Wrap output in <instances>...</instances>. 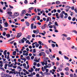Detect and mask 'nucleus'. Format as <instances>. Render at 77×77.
Masks as SVG:
<instances>
[{
  "label": "nucleus",
  "mask_w": 77,
  "mask_h": 77,
  "mask_svg": "<svg viewBox=\"0 0 77 77\" xmlns=\"http://www.w3.org/2000/svg\"><path fill=\"white\" fill-rule=\"evenodd\" d=\"M33 32L36 35H37L38 33H39V31L38 29H37L36 30H33Z\"/></svg>",
  "instance_id": "1"
},
{
  "label": "nucleus",
  "mask_w": 77,
  "mask_h": 77,
  "mask_svg": "<svg viewBox=\"0 0 77 77\" xmlns=\"http://www.w3.org/2000/svg\"><path fill=\"white\" fill-rule=\"evenodd\" d=\"M41 63L42 66H44V65H47V61H44V62H42Z\"/></svg>",
  "instance_id": "2"
},
{
  "label": "nucleus",
  "mask_w": 77,
  "mask_h": 77,
  "mask_svg": "<svg viewBox=\"0 0 77 77\" xmlns=\"http://www.w3.org/2000/svg\"><path fill=\"white\" fill-rule=\"evenodd\" d=\"M63 13L62 12H61L60 14L59 17L61 18H63Z\"/></svg>",
  "instance_id": "3"
},
{
  "label": "nucleus",
  "mask_w": 77,
  "mask_h": 77,
  "mask_svg": "<svg viewBox=\"0 0 77 77\" xmlns=\"http://www.w3.org/2000/svg\"><path fill=\"white\" fill-rule=\"evenodd\" d=\"M21 33L20 32L19 33H17V34L16 36L17 38H20L21 36Z\"/></svg>",
  "instance_id": "4"
},
{
  "label": "nucleus",
  "mask_w": 77,
  "mask_h": 77,
  "mask_svg": "<svg viewBox=\"0 0 77 77\" xmlns=\"http://www.w3.org/2000/svg\"><path fill=\"white\" fill-rule=\"evenodd\" d=\"M47 24H45L42 27H41L42 29H45V27H46V25Z\"/></svg>",
  "instance_id": "5"
},
{
  "label": "nucleus",
  "mask_w": 77,
  "mask_h": 77,
  "mask_svg": "<svg viewBox=\"0 0 77 77\" xmlns=\"http://www.w3.org/2000/svg\"><path fill=\"white\" fill-rule=\"evenodd\" d=\"M50 20H51V18L50 17H48L47 18L46 21V23H48V21H49Z\"/></svg>",
  "instance_id": "6"
},
{
  "label": "nucleus",
  "mask_w": 77,
  "mask_h": 77,
  "mask_svg": "<svg viewBox=\"0 0 77 77\" xmlns=\"http://www.w3.org/2000/svg\"><path fill=\"white\" fill-rule=\"evenodd\" d=\"M26 13V11L25 10H23L22 11V14H21V15H23L24 14H25Z\"/></svg>",
  "instance_id": "7"
},
{
  "label": "nucleus",
  "mask_w": 77,
  "mask_h": 77,
  "mask_svg": "<svg viewBox=\"0 0 77 77\" xmlns=\"http://www.w3.org/2000/svg\"><path fill=\"white\" fill-rule=\"evenodd\" d=\"M0 66H3V61H0Z\"/></svg>",
  "instance_id": "8"
},
{
  "label": "nucleus",
  "mask_w": 77,
  "mask_h": 77,
  "mask_svg": "<svg viewBox=\"0 0 77 77\" xmlns=\"http://www.w3.org/2000/svg\"><path fill=\"white\" fill-rule=\"evenodd\" d=\"M56 17L57 18H58V19H59L60 17H59V14L57 13H56Z\"/></svg>",
  "instance_id": "9"
},
{
  "label": "nucleus",
  "mask_w": 77,
  "mask_h": 77,
  "mask_svg": "<svg viewBox=\"0 0 77 77\" xmlns=\"http://www.w3.org/2000/svg\"><path fill=\"white\" fill-rule=\"evenodd\" d=\"M41 54L42 55H43V56L44 57H45V53L43 52H41Z\"/></svg>",
  "instance_id": "10"
},
{
  "label": "nucleus",
  "mask_w": 77,
  "mask_h": 77,
  "mask_svg": "<svg viewBox=\"0 0 77 77\" xmlns=\"http://www.w3.org/2000/svg\"><path fill=\"white\" fill-rule=\"evenodd\" d=\"M25 23H26V24L27 26H29V25H30V24H29V23L27 21L25 22Z\"/></svg>",
  "instance_id": "11"
},
{
  "label": "nucleus",
  "mask_w": 77,
  "mask_h": 77,
  "mask_svg": "<svg viewBox=\"0 0 77 77\" xmlns=\"http://www.w3.org/2000/svg\"><path fill=\"white\" fill-rule=\"evenodd\" d=\"M49 57L50 58L51 60H53V56L52 55H49Z\"/></svg>",
  "instance_id": "12"
},
{
  "label": "nucleus",
  "mask_w": 77,
  "mask_h": 77,
  "mask_svg": "<svg viewBox=\"0 0 77 77\" xmlns=\"http://www.w3.org/2000/svg\"><path fill=\"white\" fill-rule=\"evenodd\" d=\"M0 69H2V71H5V69H4V68H3V67H3V66H0Z\"/></svg>",
  "instance_id": "13"
},
{
  "label": "nucleus",
  "mask_w": 77,
  "mask_h": 77,
  "mask_svg": "<svg viewBox=\"0 0 77 77\" xmlns=\"http://www.w3.org/2000/svg\"><path fill=\"white\" fill-rule=\"evenodd\" d=\"M7 66H8V64L6 63L5 64V66H4V68H5V69H7Z\"/></svg>",
  "instance_id": "14"
},
{
  "label": "nucleus",
  "mask_w": 77,
  "mask_h": 77,
  "mask_svg": "<svg viewBox=\"0 0 77 77\" xmlns=\"http://www.w3.org/2000/svg\"><path fill=\"white\" fill-rule=\"evenodd\" d=\"M5 27H8V23L7 22H5Z\"/></svg>",
  "instance_id": "15"
},
{
  "label": "nucleus",
  "mask_w": 77,
  "mask_h": 77,
  "mask_svg": "<svg viewBox=\"0 0 77 77\" xmlns=\"http://www.w3.org/2000/svg\"><path fill=\"white\" fill-rule=\"evenodd\" d=\"M16 53H17V52L16 51H14L13 52V55L16 56Z\"/></svg>",
  "instance_id": "16"
},
{
  "label": "nucleus",
  "mask_w": 77,
  "mask_h": 77,
  "mask_svg": "<svg viewBox=\"0 0 77 77\" xmlns=\"http://www.w3.org/2000/svg\"><path fill=\"white\" fill-rule=\"evenodd\" d=\"M54 24L55 26H59V25H58V23H57V21L55 22L54 23Z\"/></svg>",
  "instance_id": "17"
},
{
  "label": "nucleus",
  "mask_w": 77,
  "mask_h": 77,
  "mask_svg": "<svg viewBox=\"0 0 77 77\" xmlns=\"http://www.w3.org/2000/svg\"><path fill=\"white\" fill-rule=\"evenodd\" d=\"M62 12L63 14H64L65 15H66H66H68V14L65 12L64 11H62Z\"/></svg>",
  "instance_id": "18"
},
{
  "label": "nucleus",
  "mask_w": 77,
  "mask_h": 77,
  "mask_svg": "<svg viewBox=\"0 0 77 77\" xmlns=\"http://www.w3.org/2000/svg\"><path fill=\"white\" fill-rule=\"evenodd\" d=\"M31 29H33V24H31Z\"/></svg>",
  "instance_id": "19"
},
{
  "label": "nucleus",
  "mask_w": 77,
  "mask_h": 77,
  "mask_svg": "<svg viewBox=\"0 0 77 77\" xmlns=\"http://www.w3.org/2000/svg\"><path fill=\"white\" fill-rule=\"evenodd\" d=\"M6 52H7V50H5V51L4 52V55H6V54H7L6 53Z\"/></svg>",
  "instance_id": "20"
},
{
  "label": "nucleus",
  "mask_w": 77,
  "mask_h": 77,
  "mask_svg": "<svg viewBox=\"0 0 77 77\" xmlns=\"http://www.w3.org/2000/svg\"><path fill=\"white\" fill-rule=\"evenodd\" d=\"M4 76L5 77H9V75L8 74H4Z\"/></svg>",
  "instance_id": "21"
},
{
  "label": "nucleus",
  "mask_w": 77,
  "mask_h": 77,
  "mask_svg": "<svg viewBox=\"0 0 77 77\" xmlns=\"http://www.w3.org/2000/svg\"><path fill=\"white\" fill-rule=\"evenodd\" d=\"M40 69V68H39L38 69V68H36L35 69V71H36V72H37V71H39Z\"/></svg>",
  "instance_id": "22"
},
{
  "label": "nucleus",
  "mask_w": 77,
  "mask_h": 77,
  "mask_svg": "<svg viewBox=\"0 0 77 77\" xmlns=\"http://www.w3.org/2000/svg\"><path fill=\"white\" fill-rule=\"evenodd\" d=\"M35 46H36V48L38 47L39 46V45L38 43H36L35 45Z\"/></svg>",
  "instance_id": "23"
},
{
  "label": "nucleus",
  "mask_w": 77,
  "mask_h": 77,
  "mask_svg": "<svg viewBox=\"0 0 77 77\" xmlns=\"http://www.w3.org/2000/svg\"><path fill=\"white\" fill-rule=\"evenodd\" d=\"M19 15V13H14V15L15 16H18Z\"/></svg>",
  "instance_id": "24"
},
{
  "label": "nucleus",
  "mask_w": 77,
  "mask_h": 77,
  "mask_svg": "<svg viewBox=\"0 0 77 77\" xmlns=\"http://www.w3.org/2000/svg\"><path fill=\"white\" fill-rule=\"evenodd\" d=\"M56 4L57 5H59L60 4V2L59 1H57L56 2Z\"/></svg>",
  "instance_id": "25"
},
{
  "label": "nucleus",
  "mask_w": 77,
  "mask_h": 77,
  "mask_svg": "<svg viewBox=\"0 0 77 77\" xmlns=\"http://www.w3.org/2000/svg\"><path fill=\"white\" fill-rule=\"evenodd\" d=\"M48 68H51V63H49L48 64Z\"/></svg>",
  "instance_id": "26"
},
{
  "label": "nucleus",
  "mask_w": 77,
  "mask_h": 77,
  "mask_svg": "<svg viewBox=\"0 0 77 77\" xmlns=\"http://www.w3.org/2000/svg\"><path fill=\"white\" fill-rule=\"evenodd\" d=\"M6 36H7V38H9L10 36H11V35L9 34H6Z\"/></svg>",
  "instance_id": "27"
},
{
  "label": "nucleus",
  "mask_w": 77,
  "mask_h": 77,
  "mask_svg": "<svg viewBox=\"0 0 77 77\" xmlns=\"http://www.w3.org/2000/svg\"><path fill=\"white\" fill-rule=\"evenodd\" d=\"M64 57L65 59H67V60H68V59H69L68 57L65 56H64Z\"/></svg>",
  "instance_id": "28"
},
{
  "label": "nucleus",
  "mask_w": 77,
  "mask_h": 77,
  "mask_svg": "<svg viewBox=\"0 0 77 77\" xmlns=\"http://www.w3.org/2000/svg\"><path fill=\"white\" fill-rule=\"evenodd\" d=\"M31 36L30 35H28V37H26L28 39H30V37Z\"/></svg>",
  "instance_id": "29"
},
{
  "label": "nucleus",
  "mask_w": 77,
  "mask_h": 77,
  "mask_svg": "<svg viewBox=\"0 0 77 77\" xmlns=\"http://www.w3.org/2000/svg\"><path fill=\"white\" fill-rule=\"evenodd\" d=\"M8 14H9V15H11L12 14V13L11 12H8Z\"/></svg>",
  "instance_id": "30"
},
{
  "label": "nucleus",
  "mask_w": 77,
  "mask_h": 77,
  "mask_svg": "<svg viewBox=\"0 0 77 77\" xmlns=\"http://www.w3.org/2000/svg\"><path fill=\"white\" fill-rule=\"evenodd\" d=\"M26 58L27 59V60H30V57H29V56L26 57Z\"/></svg>",
  "instance_id": "31"
},
{
  "label": "nucleus",
  "mask_w": 77,
  "mask_h": 77,
  "mask_svg": "<svg viewBox=\"0 0 77 77\" xmlns=\"http://www.w3.org/2000/svg\"><path fill=\"white\" fill-rule=\"evenodd\" d=\"M62 36H65V37H67V35H66L65 34H62Z\"/></svg>",
  "instance_id": "32"
},
{
  "label": "nucleus",
  "mask_w": 77,
  "mask_h": 77,
  "mask_svg": "<svg viewBox=\"0 0 77 77\" xmlns=\"http://www.w3.org/2000/svg\"><path fill=\"white\" fill-rule=\"evenodd\" d=\"M51 46L53 47V48H54L55 47H56V45L54 44H51Z\"/></svg>",
  "instance_id": "33"
},
{
  "label": "nucleus",
  "mask_w": 77,
  "mask_h": 77,
  "mask_svg": "<svg viewBox=\"0 0 77 77\" xmlns=\"http://www.w3.org/2000/svg\"><path fill=\"white\" fill-rule=\"evenodd\" d=\"M76 18L75 17H74L72 19V21H74L75 20H76Z\"/></svg>",
  "instance_id": "34"
},
{
  "label": "nucleus",
  "mask_w": 77,
  "mask_h": 77,
  "mask_svg": "<svg viewBox=\"0 0 77 77\" xmlns=\"http://www.w3.org/2000/svg\"><path fill=\"white\" fill-rule=\"evenodd\" d=\"M44 68H48V65H46V66H44Z\"/></svg>",
  "instance_id": "35"
},
{
  "label": "nucleus",
  "mask_w": 77,
  "mask_h": 77,
  "mask_svg": "<svg viewBox=\"0 0 77 77\" xmlns=\"http://www.w3.org/2000/svg\"><path fill=\"white\" fill-rule=\"evenodd\" d=\"M65 70H66V71H69V68L68 67H66L65 68Z\"/></svg>",
  "instance_id": "36"
},
{
  "label": "nucleus",
  "mask_w": 77,
  "mask_h": 77,
  "mask_svg": "<svg viewBox=\"0 0 77 77\" xmlns=\"http://www.w3.org/2000/svg\"><path fill=\"white\" fill-rule=\"evenodd\" d=\"M58 70H59V71H62V69L60 68V67H59L58 68Z\"/></svg>",
  "instance_id": "37"
},
{
  "label": "nucleus",
  "mask_w": 77,
  "mask_h": 77,
  "mask_svg": "<svg viewBox=\"0 0 77 77\" xmlns=\"http://www.w3.org/2000/svg\"><path fill=\"white\" fill-rule=\"evenodd\" d=\"M38 44L40 45H41V44H42V42H41V41H39L38 42Z\"/></svg>",
  "instance_id": "38"
},
{
  "label": "nucleus",
  "mask_w": 77,
  "mask_h": 77,
  "mask_svg": "<svg viewBox=\"0 0 77 77\" xmlns=\"http://www.w3.org/2000/svg\"><path fill=\"white\" fill-rule=\"evenodd\" d=\"M11 9H10V8H8L7 10V11L9 12H10V11H11Z\"/></svg>",
  "instance_id": "39"
},
{
  "label": "nucleus",
  "mask_w": 77,
  "mask_h": 77,
  "mask_svg": "<svg viewBox=\"0 0 77 77\" xmlns=\"http://www.w3.org/2000/svg\"><path fill=\"white\" fill-rule=\"evenodd\" d=\"M57 12L58 13H60L61 11H60V10L58 9L57 10Z\"/></svg>",
  "instance_id": "40"
},
{
  "label": "nucleus",
  "mask_w": 77,
  "mask_h": 77,
  "mask_svg": "<svg viewBox=\"0 0 77 77\" xmlns=\"http://www.w3.org/2000/svg\"><path fill=\"white\" fill-rule=\"evenodd\" d=\"M33 53H36V49H33Z\"/></svg>",
  "instance_id": "41"
},
{
  "label": "nucleus",
  "mask_w": 77,
  "mask_h": 77,
  "mask_svg": "<svg viewBox=\"0 0 77 77\" xmlns=\"http://www.w3.org/2000/svg\"><path fill=\"white\" fill-rule=\"evenodd\" d=\"M37 20H40V17L39 16H37Z\"/></svg>",
  "instance_id": "42"
},
{
  "label": "nucleus",
  "mask_w": 77,
  "mask_h": 77,
  "mask_svg": "<svg viewBox=\"0 0 77 77\" xmlns=\"http://www.w3.org/2000/svg\"><path fill=\"white\" fill-rule=\"evenodd\" d=\"M9 6L11 9H13L14 7H12V6H11V5H9Z\"/></svg>",
  "instance_id": "43"
},
{
  "label": "nucleus",
  "mask_w": 77,
  "mask_h": 77,
  "mask_svg": "<svg viewBox=\"0 0 77 77\" xmlns=\"http://www.w3.org/2000/svg\"><path fill=\"white\" fill-rule=\"evenodd\" d=\"M17 69H19L20 70H21L22 69L21 68V67H20V66H19L17 67Z\"/></svg>",
  "instance_id": "44"
},
{
  "label": "nucleus",
  "mask_w": 77,
  "mask_h": 77,
  "mask_svg": "<svg viewBox=\"0 0 77 77\" xmlns=\"http://www.w3.org/2000/svg\"><path fill=\"white\" fill-rule=\"evenodd\" d=\"M23 59H22V60H24V62L26 61V58L24 57H23Z\"/></svg>",
  "instance_id": "45"
},
{
  "label": "nucleus",
  "mask_w": 77,
  "mask_h": 77,
  "mask_svg": "<svg viewBox=\"0 0 77 77\" xmlns=\"http://www.w3.org/2000/svg\"><path fill=\"white\" fill-rule=\"evenodd\" d=\"M28 3L27 1V0H25L24 1V3L25 4H27Z\"/></svg>",
  "instance_id": "46"
},
{
  "label": "nucleus",
  "mask_w": 77,
  "mask_h": 77,
  "mask_svg": "<svg viewBox=\"0 0 77 77\" xmlns=\"http://www.w3.org/2000/svg\"><path fill=\"white\" fill-rule=\"evenodd\" d=\"M40 73L42 75H44V74L43 73V72H40Z\"/></svg>",
  "instance_id": "47"
},
{
  "label": "nucleus",
  "mask_w": 77,
  "mask_h": 77,
  "mask_svg": "<svg viewBox=\"0 0 77 77\" xmlns=\"http://www.w3.org/2000/svg\"><path fill=\"white\" fill-rule=\"evenodd\" d=\"M20 21L22 22H23V21H25L24 19H21L20 20Z\"/></svg>",
  "instance_id": "48"
},
{
  "label": "nucleus",
  "mask_w": 77,
  "mask_h": 77,
  "mask_svg": "<svg viewBox=\"0 0 77 77\" xmlns=\"http://www.w3.org/2000/svg\"><path fill=\"white\" fill-rule=\"evenodd\" d=\"M23 39H24V40H25V41H27V39L26 38H25L24 37H23Z\"/></svg>",
  "instance_id": "49"
},
{
  "label": "nucleus",
  "mask_w": 77,
  "mask_h": 77,
  "mask_svg": "<svg viewBox=\"0 0 77 77\" xmlns=\"http://www.w3.org/2000/svg\"><path fill=\"white\" fill-rule=\"evenodd\" d=\"M60 67H61V68H63V63H62V65L61 64V65H60Z\"/></svg>",
  "instance_id": "50"
},
{
  "label": "nucleus",
  "mask_w": 77,
  "mask_h": 77,
  "mask_svg": "<svg viewBox=\"0 0 77 77\" xmlns=\"http://www.w3.org/2000/svg\"><path fill=\"white\" fill-rule=\"evenodd\" d=\"M59 65V63L58 62H57L56 63V65H57V66H58Z\"/></svg>",
  "instance_id": "51"
},
{
  "label": "nucleus",
  "mask_w": 77,
  "mask_h": 77,
  "mask_svg": "<svg viewBox=\"0 0 77 77\" xmlns=\"http://www.w3.org/2000/svg\"><path fill=\"white\" fill-rule=\"evenodd\" d=\"M13 66V64H11L10 65L8 66L9 67H12V66Z\"/></svg>",
  "instance_id": "52"
},
{
  "label": "nucleus",
  "mask_w": 77,
  "mask_h": 77,
  "mask_svg": "<svg viewBox=\"0 0 77 77\" xmlns=\"http://www.w3.org/2000/svg\"><path fill=\"white\" fill-rule=\"evenodd\" d=\"M33 9V7H31V8H29V10H32V9Z\"/></svg>",
  "instance_id": "53"
},
{
  "label": "nucleus",
  "mask_w": 77,
  "mask_h": 77,
  "mask_svg": "<svg viewBox=\"0 0 77 77\" xmlns=\"http://www.w3.org/2000/svg\"><path fill=\"white\" fill-rule=\"evenodd\" d=\"M43 15H44L45 16V17H47V16L46 15H45V13H43Z\"/></svg>",
  "instance_id": "54"
},
{
  "label": "nucleus",
  "mask_w": 77,
  "mask_h": 77,
  "mask_svg": "<svg viewBox=\"0 0 77 77\" xmlns=\"http://www.w3.org/2000/svg\"><path fill=\"white\" fill-rule=\"evenodd\" d=\"M17 67V66L15 65L13 66V67L14 68H16Z\"/></svg>",
  "instance_id": "55"
},
{
  "label": "nucleus",
  "mask_w": 77,
  "mask_h": 77,
  "mask_svg": "<svg viewBox=\"0 0 77 77\" xmlns=\"http://www.w3.org/2000/svg\"><path fill=\"white\" fill-rule=\"evenodd\" d=\"M24 39H22L21 41H22V43H24Z\"/></svg>",
  "instance_id": "56"
},
{
  "label": "nucleus",
  "mask_w": 77,
  "mask_h": 77,
  "mask_svg": "<svg viewBox=\"0 0 77 77\" xmlns=\"http://www.w3.org/2000/svg\"><path fill=\"white\" fill-rule=\"evenodd\" d=\"M65 74L66 75H69V73L68 72H65Z\"/></svg>",
  "instance_id": "57"
},
{
  "label": "nucleus",
  "mask_w": 77,
  "mask_h": 77,
  "mask_svg": "<svg viewBox=\"0 0 77 77\" xmlns=\"http://www.w3.org/2000/svg\"><path fill=\"white\" fill-rule=\"evenodd\" d=\"M68 19L69 20H71V17H68Z\"/></svg>",
  "instance_id": "58"
},
{
  "label": "nucleus",
  "mask_w": 77,
  "mask_h": 77,
  "mask_svg": "<svg viewBox=\"0 0 77 77\" xmlns=\"http://www.w3.org/2000/svg\"><path fill=\"white\" fill-rule=\"evenodd\" d=\"M70 77H73V74H71L70 75Z\"/></svg>",
  "instance_id": "59"
},
{
  "label": "nucleus",
  "mask_w": 77,
  "mask_h": 77,
  "mask_svg": "<svg viewBox=\"0 0 77 77\" xmlns=\"http://www.w3.org/2000/svg\"><path fill=\"white\" fill-rule=\"evenodd\" d=\"M48 71H49V70H48V69H46V72H48Z\"/></svg>",
  "instance_id": "60"
},
{
  "label": "nucleus",
  "mask_w": 77,
  "mask_h": 77,
  "mask_svg": "<svg viewBox=\"0 0 77 77\" xmlns=\"http://www.w3.org/2000/svg\"><path fill=\"white\" fill-rule=\"evenodd\" d=\"M32 38H35V34H32Z\"/></svg>",
  "instance_id": "61"
},
{
  "label": "nucleus",
  "mask_w": 77,
  "mask_h": 77,
  "mask_svg": "<svg viewBox=\"0 0 77 77\" xmlns=\"http://www.w3.org/2000/svg\"><path fill=\"white\" fill-rule=\"evenodd\" d=\"M3 35L4 36H5L6 35V32H3Z\"/></svg>",
  "instance_id": "62"
},
{
  "label": "nucleus",
  "mask_w": 77,
  "mask_h": 77,
  "mask_svg": "<svg viewBox=\"0 0 77 77\" xmlns=\"http://www.w3.org/2000/svg\"><path fill=\"white\" fill-rule=\"evenodd\" d=\"M34 59V56H32V57H31V60H33Z\"/></svg>",
  "instance_id": "63"
},
{
  "label": "nucleus",
  "mask_w": 77,
  "mask_h": 77,
  "mask_svg": "<svg viewBox=\"0 0 77 77\" xmlns=\"http://www.w3.org/2000/svg\"><path fill=\"white\" fill-rule=\"evenodd\" d=\"M73 32H74V33H76V34L77 33V31L75 30L73 31Z\"/></svg>",
  "instance_id": "64"
}]
</instances>
